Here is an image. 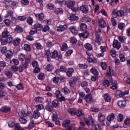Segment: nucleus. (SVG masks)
<instances>
[{
  "mask_svg": "<svg viewBox=\"0 0 130 130\" xmlns=\"http://www.w3.org/2000/svg\"><path fill=\"white\" fill-rule=\"evenodd\" d=\"M98 120L101 125H104V122H105V116L101 113H99Z\"/></svg>",
  "mask_w": 130,
  "mask_h": 130,
  "instance_id": "423d86ee",
  "label": "nucleus"
},
{
  "mask_svg": "<svg viewBox=\"0 0 130 130\" xmlns=\"http://www.w3.org/2000/svg\"><path fill=\"white\" fill-rule=\"evenodd\" d=\"M125 27V24L122 22H120L118 25V27L120 30H123V28Z\"/></svg>",
  "mask_w": 130,
  "mask_h": 130,
  "instance_id": "de8ad7c7",
  "label": "nucleus"
},
{
  "mask_svg": "<svg viewBox=\"0 0 130 130\" xmlns=\"http://www.w3.org/2000/svg\"><path fill=\"white\" fill-rule=\"evenodd\" d=\"M19 120L22 124H26V123H27V122H28V120H27V119H26L23 117H20L19 118Z\"/></svg>",
  "mask_w": 130,
  "mask_h": 130,
  "instance_id": "7c9ffc66",
  "label": "nucleus"
},
{
  "mask_svg": "<svg viewBox=\"0 0 130 130\" xmlns=\"http://www.w3.org/2000/svg\"><path fill=\"white\" fill-rule=\"evenodd\" d=\"M80 37H82V38H88L89 37V32L87 31H84L82 34H79Z\"/></svg>",
  "mask_w": 130,
  "mask_h": 130,
  "instance_id": "6ab92c4d",
  "label": "nucleus"
},
{
  "mask_svg": "<svg viewBox=\"0 0 130 130\" xmlns=\"http://www.w3.org/2000/svg\"><path fill=\"white\" fill-rule=\"evenodd\" d=\"M34 100L35 102H37V103H42V102L44 101V99L40 96H38L35 98Z\"/></svg>",
  "mask_w": 130,
  "mask_h": 130,
  "instance_id": "5701e85b",
  "label": "nucleus"
},
{
  "mask_svg": "<svg viewBox=\"0 0 130 130\" xmlns=\"http://www.w3.org/2000/svg\"><path fill=\"white\" fill-rule=\"evenodd\" d=\"M54 13L56 15H58V14H62L63 13V10L62 8H55Z\"/></svg>",
  "mask_w": 130,
  "mask_h": 130,
  "instance_id": "473e14b6",
  "label": "nucleus"
},
{
  "mask_svg": "<svg viewBox=\"0 0 130 130\" xmlns=\"http://www.w3.org/2000/svg\"><path fill=\"white\" fill-rule=\"evenodd\" d=\"M101 66L102 67L103 70H106L107 68V66H106V63L104 62H102L101 63Z\"/></svg>",
  "mask_w": 130,
  "mask_h": 130,
  "instance_id": "774afa93",
  "label": "nucleus"
},
{
  "mask_svg": "<svg viewBox=\"0 0 130 130\" xmlns=\"http://www.w3.org/2000/svg\"><path fill=\"white\" fill-rule=\"evenodd\" d=\"M14 127L15 130H25V129L21 128V125H20L19 123L14 124Z\"/></svg>",
  "mask_w": 130,
  "mask_h": 130,
  "instance_id": "a19ab883",
  "label": "nucleus"
},
{
  "mask_svg": "<svg viewBox=\"0 0 130 130\" xmlns=\"http://www.w3.org/2000/svg\"><path fill=\"white\" fill-rule=\"evenodd\" d=\"M52 107H54V108H57L59 105V102H58V100H54L52 102Z\"/></svg>",
  "mask_w": 130,
  "mask_h": 130,
  "instance_id": "a211bd4d",
  "label": "nucleus"
},
{
  "mask_svg": "<svg viewBox=\"0 0 130 130\" xmlns=\"http://www.w3.org/2000/svg\"><path fill=\"white\" fill-rule=\"evenodd\" d=\"M74 69L73 68H69L68 69L67 72V76L68 77H72V75L74 74Z\"/></svg>",
  "mask_w": 130,
  "mask_h": 130,
  "instance_id": "cd10ccee",
  "label": "nucleus"
},
{
  "mask_svg": "<svg viewBox=\"0 0 130 130\" xmlns=\"http://www.w3.org/2000/svg\"><path fill=\"white\" fill-rule=\"evenodd\" d=\"M45 54L47 58H49V57H51V53H50V50H49V49L46 50Z\"/></svg>",
  "mask_w": 130,
  "mask_h": 130,
  "instance_id": "79ce46f5",
  "label": "nucleus"
},
{
  "mask_svg": "<svg viewBox=\"0 0 130 130\" xmlns=\"http://www.w3.org/2000/svg\"><path fill=\"white\" fill-rule=\"evenodd\" d=\"M55 95H56L57 98H58V99L61 97V96H62L61 95V93H60V91H59V90H56V91Z\"/></svg>",
  "mask_w": 130,
  "mask_h": 130,
  "instance_id": "e2e57ef3",
  "label": "nucleus"
},
{
  "mask_svg": "<svg viewBox=\"0 0 130 130\" xmlns=\"http://www.w3.org/2000/svg\"><path fill=\"white\" fill-rule=\"evenodd\" d=\"M85 123L87 124V125H90V124H91V125H94V120H93V119H90L88 120L85 121Z\"/></svg>",
  "mask_w": 130,
  "mask_h": 130,
  "instance_id": "e433bc0d",
  "label": "nucleus"
},
{
  "mask_svg": "<svg viewBox=\"0 0 130 130\" xmlns=\"http://www.w3.org/2000/svg\"><path fill=\"white\" fill-rule=\"evenodd\" d=\"M107 120H110L111 121L114 120V114H111L109 116H108Z\"/></svg>",
  "mask_w": 130,
  "mask_h": 130,
  "instance_id": "c03bdc74",
  "label": "nucleus"
},
{
  "mask_svg": "<svg viewBox=\"0 0 130 130\" xmlns=\"http://www.w3.org/2000/svg\"><path fill=\"white\" fill-rule=\"evenodd\" d=\"M61 92H62V93H64L65 95H69V94L71 93V91L70 90V89H69V88L67 87H63L61 89Z\"/></svg>",
  "mask_w": 130,
  "mask_h": 130,
  "instance_id": "a878e982",
  "label": "nucleus"
},
{
  "mask_svg": "<svg viewBox=\"0 0 130 130\" xmlns=\"http://www.w3.org/2000/svg\"><path fill=\"white\" fill-rule=\"evenodd\" d=\"M118 16L119 17H123L124 16V11L123 10H119L118 11Z\"/></svg>",
  "mask_w": 130,
  "mask_h": 130,
  "instance_id": "4d7b16f0",
  "label": "nucleus"
},
{
  "mask_svg": "<svg viewBox=\"0 0 130 130\" xmlns=\"http://www.w3.org/2000/svg\"><path fill=\"white\" fill-rule=\"evenodd\" d=\"M90 72L91 74H93V75H94V76L98 77V75H99V72H98V71L95 68H92L90 69Z\"/></svg>",
  "mask_w": 130,
  "mask_h": 130,
  "instance_id": "393cba45",
  "label": "nucleus"
},
{
  "mask_svg": "<svg viewBox=\"0 0 130 130\" xmlns=\"http://www.w3.org/2000/svg\"><path fill=\"white\" fill-rule=\"evenodd\" d=\"M102 29L99 28L98 29H96L95 32V42L100 44V42L102 41V38L100 36L101 34Z\"/></svg>",
  "mask_w": 130,
  "mask_h": 130,
  "instance_id": "f03ea898",
  "label": "nucleus"
},
{
  "mask_svg": "<svg viewBox=\"0 0 130 130\" xmlns=\"http://www.w3.org/2000/svg\"><path fill=\"white\" fill-rule=\"evenodd\" d=\"M27 23L29 25H32V24H33V19H32L31 17H29L27 19Z\"/></svg>",
  "mask_w": 130,
  "mask_h": 130,
  "instance_id": "0e129e2a",
  "label": "nucleus"
},
{
  "mask_svg": "<svg viewBox=\"0 0 130 130\" xmlns=\"http://www.w3.org/2000/svg\"><path fill=\"white\" fill-rule=\"evenodd\" d=\"M117 104L121 108H124L126 106V102L125 101H120L118 102Z\"/></svg>",
  "mask_w": 130,
  "mask_h": 130,
  "instance_id": "4468645a",
  "label": "nucleus"
},
{
  "mask_svg": "<svg viewBox=\"0 0 130 130\" xmlns=\"http://www.w3.org/2000/svg\"><path fill=\"white\" fill-rule=\"evenodd\" d=\"M35 124H34V121L32 120L30 122L29 124H28V126L26 127L27 129H32Z\"/></svg>",
  "mask_w": 130,
  "mask_h": 130,
  "instance_id": "f704fd0d",
  "label": "nucleus"
},
{
  "mask_svg": "<svg viewBox=\"0 0 130 130\" xmlns=\"http://www.w3.org/2000/svg\"><path fill=\"white\" fill-rule=\"evenodd\" d=\"M37 3L39 5L40 8H43V0H36Z\"/></svg>",
  "mask_w": 130,
  "mask_h": 130,
  "instance_id": "5fc2aeb1",
  "label": "nucleus"
},
{
  "mask_svg": "<svg viewBox=\"0 0 130 130\" xmlns=\"http://www.w3.org/2000/svg\"><path fill=\"white\" fill-rule=\"evenodd\" d=\"M30 62V60L29 59H25V62L23 63L22 66L24 69H28L29 67L28 63Z\"/></svg>",
  "mask_w": 130,
  "mask_h": 130,
  "instance_id": "c85d7f7f",
  "label": "nucleus"
},
{
  "mask_svg": "<svg viewBox=\"0 0 130 130\" xmlns=\"http://www.w3.org/2000/svg\"><path fill=\"white\" fill-rule=\"evenodd\" d=\"M13 51L11 50H8L5 53V56L7 58H8L9 59H11V58L12 56H13Z\"/></svg>",
  "mask_w": 130,
  "mask_h": 130,
  "instance_id": "f8f14e48",
  "label": "nucleus"
},
{
  "mask_svg": "<svg viewBox=\"0 0 130 130\" xmlns=\"http://www.w3.org/2000/svg\"><path fill=\"white\" fill-rule=\"evenodd\" d=\"M46 110L49 111V112H52L53 111V107L49 104V103H47L45 106Z\"/></svg>",
  "mask_w": 130,
  "mask_h": 130,
  "instance_id": "ddd939ff",
  "label": "nucleus"
},
{
  "mask_svg": "<svg viewBox=\"0 0 130 130\" xmlns=\"http://www.w3.org/2000/svg\"><path fill=\"white\" fill-rule=\"evenodd\" d=\"M18 114L19 116H23V117L32 116V113H31L30 112L28 111L27 110H22L21 112H19Z\"/></svg>",
  "mask_w": 130,
  "mask_h": 130,
  "instance_id": "39448f33",
  "label": "nucleus"
},
{
  "mask_svg": "<svg viewBox=\"0 0 130 130\" xmlns=\"http://www.w3.org/2000/svg\"><path fill=\"white\" fill-rule=\"evenodd\" d=\"M7 93L3 90H0V98H4L5 96H6V94Z\"/></svg>",
  "mask_w": 130,
  "mask_h": 130,
  "instance_id": "bf43d9fd",
  "label": "nucleus"
},
{
  "mask_svg": "<svg viewBox=\"0 0 130 130\" xmlns=\"http://www.w3.org/2000/svg\"><path fill=\"white\" fill-rule=\"evenodd\" d=\"M113 46L114 48H116L118 50L121 47V44L117 40H114L113 43Z\"/></svg>",
  "mask_w": 130,
  "mask_h": 130,
  "instance_id": "0eeeda50",
  "label": "nucleus"
},
{
  "mask_svg": "<svg viewBox=\"0 0 130 130\" xmlns=\"http://www.w3.org/2000/svg\"><path fill=\"white\" fill-rule=\"evenodd\" d=\"M13 41V37L11 35L8 36L6 38V41L8 43H12Z\"/></svg>",
  "mask_w": 130,
  "mask_h": 130,
  "instance_id": "58836bf2",
  "label": "nucleus"
},
{
  "mask_svg": "<svg viewBox=\"0 0 130 130\" xmlns=\"http://www.w3.org/2000/svg\"><path fill=\"white\" fill-rule=\"evenodd\" d=\"M123 93H122V91H120V90H117L115 92V95H116V97H117V96H119V97H123Z\"/></svg>",
  "mask_w": 130,
  "mask_h": 130,
  "instance_id": "a18cd8bd",
  "label": "nucleus"
},
{
  "mask_svg": "<svg viewBox=\"0 0 130 130\" xmlns=\"http://www.w3.org/2000/svg\"><path fill=\"white\" fill-rule=\"evenodd\" d=\"M111 55L112 57H115L116 56V51H115V49H112L111 50Z\"/></svg>",
  "mask_w": 130,
  "mask_h": 130,
  "instance_id": "3c124183",
  "label": "nucleus"
},
{
  "mask_svg": "<svg viewBox=\"0 0 130 130\" xmlns=\"http://www.w3.org/2000/svg\"><path fill=\"white\" fill-rule=\"evenodd\" d=\"M46 7L49 10H53L54 9V5L51 3H49L47 5Z\"/></svg>",
  "mask_w": 130,
  "mask_h": 130,
  "instance_id": "49530a36",
  "label": "nucleus"
},
{
  "mask_svg": "<svg viewBox=\"0 0 130 130\" xmlns=\"http://www.w3.org/2000/svg\"><path fill=\"white\" fill-rule=\"evenodd\" d=\"M68 29V25H60L59 26L57 27L56 30L58 32H63Z\"/></svg>",
  "mask_w": 130,
  "mask_h": 130,
  "instance_id": "1a4fd4ad",
  "label": "nucleus"
},
{
  "mask_svg": "<svg viewBox=\"0 0 130 130\" xmlns=\"http://www.w3.org/2000/svg\"><path fill=\"white\" fill-rule=\"evenodd\" d=\"M18 20H19V21H25L26 20L27 17H26V16H18L17 18Z\"/></svg>",
  "mask_w": 130,
  "mask_h": 130,
  "instance_id": "052dcab7",
  "label": "nucleus"
},
{
  "mask_svg": "<svg viewBox=\"0 0 130 130\" xmlns=\"http://www.w3.org/2000/svg\"><path fill=\"white\" fill-rule=\"evenodd\" d=\"M85 100L87 103H91L93 101V98H92V95L88 94L85 96Z\"/></svg>",
  "mask_w": 130,
  "mask_h": 130,
  "instance_id": "412c9836",
  "label": "nucleus"
},
{
  "mask_svg": "<svg viewBox=\"0 0 130 130\" xmlns=\"http://www.w3.org/2000/svg\"><path fill=\"white\" fill-rule=\"evenodd\" d=\"M70 42L72 44H76L78 42V40L75 38H71L70 39Z\"/></svg>",
  "mask_w": 130,
  "mask_h": 130,
  "instance_id": "6e6d98bb",
  "label": "nucleus"
},
{
  "mask_svg": "<svg viewBox=\"0 0 130 130\" xmlns=\"http://www.w3.org/2000/svg\"><path fill=\"white\" fill-rule=\"evenodd\" d=\"M40 116V113L39 112V111L38 110H35L34 111V115L33 117L35 119H37Z\"/></svg>",
  "mask_w": 130,
  "mask_h": 130,
  "instance_id": "f3484780",
  "label": "nucleus"
},
{
  "mask_svg": "<svg viewBox=\"0 0 130 130\" xmlns=\"http://www.w3.org/2000/svg\"><path fill=\"white\" fill-rule=\"evenodd\" d=\"M55 4H58V5H60L62 6L63 4H66L68 8H69V9H71V10H73L74 12H76V9L74 8V6H75L76 2L75 1H64V0H56L55 1Z\"/></svg>",
  "mask_w": 130,
  "mask_h": 130,
  "instance_id": "f257e3e1",
  "label": "nucleus"
},
{
  "mask_svg": "<svg viewBox=\"0 0 130 130\" xmlns=\"http://www.w3.org/2000/svg\"><path fill=\"white\" fill-rule=\"evenodd\" d=\"M2 36L4 38H6L8 37V36H10V35H9V31H8L7 28L5 29L4 31H3V34H2Z\"/></svg>",
  "mask_w": 130,
  "mask_h": 130,
  "instance_id": "72a5a7b5",
  "label": "nucleus"
},
{
  "mask_svg": "<svg viewBox=\"0 0 130 130\" xmlns=\"http://www.w3.org/2000/svg\"><path fill=\"white\" fill-rule=\"evenodd\" d=\"M68 49V45L67 44H64L61 47V51H66Z\"/></svg>",
  "mask_w": 130,
  "mask_h": 130,
  "instance_id": "864d4df0",
  "label": "nucleus"
},
{
  "mask_svg": "<svg viewBox=\"0 0 130 130\" xmlns=\"http://www.w3.org/2000/svg\"><path fill=\"white\" fill-rule=\"evenodd\" d=\"M68 112L72 115H76V114H77V112H76V111H75V109H70L68 110Z\"/></svg>",
  "mask_w": 130,
  "mask_h": 130,
  "instance_id": "09e8293b",
  "label": "nucleus"
},
{
  "mask_svg": "<svg viewBox=\"0 0 130 130\" xmlns=\"http://www.w3.org/2000/svg\"><path fill=\"white\" fill-rule=\"evenodd\" d=\"M80 28H81V30L82 31H86V30H87V29H88V27L86 24L82 23L80 25Z\"/></svg>",
  "mask_w": 130,
  "mask_h": 130,
  "instance_id": "ea45409f",
  "label": "nucleus"
},
{
  "mask_svg": "<svg viewBox=\"0 0 130 130\" xmlns=\"http://www.w3.org/2000/svg\"><path fill=\"white\" fill-rule=\"evenodd\" d=\"M109 72H108L107 73V77H111V75H112V76H114V77H116V73H115V72H114V71H113L112 68L109 67Z\"/></svg>",
  "mask_w": 130,
  "mask_h": 130,
  "instance_id": "9b49d317",
  "label": "nucleus"
},
{
  "mask_svg": "<svg viewBox=\"0 0 130 130\" xmlns=\"http://www.w3.org/2000/svg\"><path fill=\"white\" fill-rule=\"evenodd\" d=\"M1 111L5 113H8V112H11V108L9 107H3L1 108Z\"/></svg>",
  "mask_w": 130,
  "mask_h": 130,
  "instance_id": "2eb2a0df",
  "label": "nucleus"
},
{
  "mask_svg": "<svg viewBox=\"0 0 130 130\" xmlns=\"http://www.w3.org/2000/svg\"><path fill=\"white\" fill-rule=\"evenodd\" d=\"M79 68L81 69L82 70H84L85 69H87L88 68V66L85 63L84 64H79L78 65Z\"/></svg>",
  "mask_w": 130,
  "mask_h": 130,
  "instance_id": "603ef678",
  "label": "nucleus"
},
{
  "mask_svg": "<svg viewBox=\"0 0 130 130\" xmlns=\"http://www.w3.org/2000/svg\"><path fill=\"white\" fill-rule=\"evenodd\" d=\"M23 48L25 51H31V46H30L29 44H24Z\"/></svg>",
  "mask_w": 130,
  "mask_h": 130,
  "instance_id": "c9c22d12",
  "label": "nucleus"
},
{
  "mask_svg": "<svg viewBox=\"0 0 130 130\" xmlns=\"http://www.w3.org/2000/svg\"><path fill=\"white\" fill-rule=\"evenodd\" d=\"M104 98L106 102H110V101H111V98H110V95H109L108 93L105 94Z\"/></svg>",
  "mask_w": 130,
  "mask_h": 130,
  "instance_id": "bb28decb",
  "label": "nucleus"
},
{
  "mask_svg": "<svg viewBox=\"0 0 130 130\" xmlns=\"http://www.w3.org/2000/svg\"><path fill=\"white\" fill-rule=\"evenodd\" d=\"M99 22L101 28H105L106 27V22L104 20L102 19H99Z\"/></svg>",
  "mask_w": 130,
  "mask_h": 130,
  "instance_id": "4be33fe9",
  "label": "nucleus"
},
{
  "mask_svg": "<svg viewBox=\"0 0 130 130\" xmlns=\"http://www.w3.org/2000/svg\"><path fill=\"white\" fill-rule=\"evenodd\" d=\"M51 58H55L56 60H61L62 56L60 55H58L57 51H54L51 53Z\"/></svg>",
  "mask_w": 130,
  "mask_h": 130,
  "instance_id": "20e7f679",
  "label": "nucleus"
},
{
  "mask_svg": "<svg viewBox=\"0 0 130 130\" xmlns=\"http://www.w3.org/2000/svg\"><path fill=\"white\" fill-rule=\"evenodd\" d=\"M112 17L113 18H117V16H118V11L116 12V11L115 10H114L112 13Z\"/></svg>",
  "mask_w": 130,
  "mask_h": 130,
  "instance_id": "680f3d73",
  "label": "nucleus"
},
{
  "mask_svg": "<svg viewBox=\"0 0 130 130\" xmlns=\"http://www.w3.org/2000/svg\"><path fill=\"white\" fill-rule=\"evenodd\" d=\"M19 60H21V61H23L24 59H25V54H21L18 57Z\"/></svg>",
  "mask_w": 130,
  "mask_h": 130,
  "instance_id": "69168bd1",
  "label": "nucleus"
},
{
  "mask_svg": "<svg viewBox=\"0 0 130 130\" xmlns=\"http://www.w3.org/2000/svg\"><path fill=\"white\" fill-rule=\"evenodd\" d=\"M4 74L8 78H12L13 77V73L10 71H8V70L6 69L4 71Z\"/></svg>",
  "mask_w": 130,
  "mask_h": 130,
  "instance_id": "b1692460",
  "label": "nucleus"
},
{
  "mask_svg": "<svg viewBox=\"0 0 130 130\" xmlns=\"http://www.w3.org/2000/svg\"><path fill=\"white\" fill-rule=\"evenodd\" d=\"M34 28L37 29V30H41L42 28H43V26L40 23H37L35 24Z\"/></svg>",
  "mask_w": 130,
  "mask_h": 130,
  "instance_id": "4c0bfd02",
  "label": "nucleus"
},
{
  "mask_svg": "<svg viewBox=\"0 0 130 130\" xmlns=\"http://www.w3.org/2000/svg\"><path fill=\"white\" fill-rule=\"evenodd\" d=\"M119 57L120 60V61L122 62H124V61H125V57H124V55L122 54H120L119 55Z\"/></svg>",
  "mask_w": 130,
  "mask_h": 130,
  "instance_id": "8fccbe9b",
  "label": "nucleus"
},
{
  "mask_svg": "<svg viewBox=\"0 0 130 130\" xmlns=\"http://www.w3.org/2000/svg\"><path fill=\"white\" fill-rule=\"evenodd\" d=\"M62 126L65 127L67 130H75V127L71 126V121L70 120H65L62 124Z\"/></svg>",
  "mask_w": 130,
  "mask_h": 130,
  "instance_id": "7ed1b4c3",
  "label": "nucleus"
},
{
  "mask_svg": "<svg viewBox=\"0 0 130 130\" xmlns=\"http://www.w3.org/2000/svg\"><path fill=\"white\" fill-rule=\"evenodd\" d=\"M35 16L38 18L39 21H42L44 19V14L43 13L35 14Z\"/></svg>",
  "mask_w": 130,
  "mask_h": 130,
  "instance_id": "aec40b11",
  "label": "nucleus"
},
{
  "mask_svg": "<svg viewBox=\"0 0 130 130\" xmlns=\"http://www.w3.org/2000/svg\"><path fill=\"white\" fill-rule=\"evenodd\" d=\"M69 19L70 20V21H78L79 17L76 16V15L73 14L69 17Z\"/></svg>",
  "mask_w": 130,
  "mask_h": 130,
  "instance_id": "2f4dec72",
  "label": "nucleus"
},
{
  "mask_svg": "<svg viewBox=\"0 0 130 130\" xmlns=\"http://www.w3.org/2000/svg\"><path fill=\"white\" fill-rule=\"evenodd\" d=\"M20 42H21V39L19 38H17L14 40L13 44L14 46H18V45H20Z\"/></svg>",
  "mask_w": 130,
  "mask_h": 130,
  "instance_id": "dca6fc26",
  "label": "nucleus"
},
{
  "mask_svg": "<svg viewBox=\"0 0 130 130\" xmlns=\"http://www.w3.org/2000/svg\"><path fill=\"white\" fill-rule=\"evenodd\" d=\"M117 119L118 121H119V122L122 121L123 120V115L121 114H119Z\"/></svg>",
  "mask_w": 130,
  "mask_h": 130,
  "instance_id": "13d9d810",
  "label": "nucleus"
},
{
  "mask_svg": "<svg viewBox=\"0 0 130 130\" xmlns=\"http://www.w3.org/2000/svg\"><path fill=\"white\" fill-rule=\"evenodd\" d=\"M84 47L86 48V49H87V50H92V49H93L92 45L89 43H86L84 45Z\"/></svg>",
  "mask_w": 130,
  "mask_h": 130,
  "instance_id": "37998d69",
  "label": "nucleus"
},
{
  "mask_svg": "<svg viewBox=\"0 0 130 130\" xmlns=\"http://www.w3.org/2000/svg\"><path fill=\"white\" fill-rule=\"evenodd\" d=\"M44 78H45V76H44V74L43 73H40L38 76L39 80H41L42 81V80H44Z\"/></svg>",
  "mask_w": 130,
  "mask_h": 130,
  "instance_id": "338daca9",
  "label": "nucleus"
},
{
  "mask_svg": "<svg viewBox=\"0 0 130 130\" xmlns=\"http://www.w3.org/2000/svg\"><path fill=\"white\" fill-rule=\"evenodd\" d=\"M80 11L83 14H88L89 13V8L86 5H83L80 7Z\"/></svg>",
  "mask_w": 130,
  "mask_h": 130,
  "instance_id": "6e6552de",
  "label": "nucleus"
},
{
  "mask_svg": "<svg viewBox=\"0 0 130 130\" xmlns=\"http://www.w3.org/2000/svg\"><path fill=\"white\" fill-rule=\"evenodd\" d=\"M14 31L15 33H23L24 32V28L20 26L16 25L14 28Z\"/></svg>",
  "mask_w": 130,
  "mask_h": 130,
  "instance_id": "9d476101",
  "label": "nucleus"
},
{
  "mask_svg": "<svg viewBox=\"0 0 130 130\" xmlns=\"http://www.w3.org/2000/svg\"><path fill=\"white\" fill-rule=\"evenodd\" d=\"M70 30L71 32L73 33V34H75V35H77L78 33V30L76 28V27L74 26H72L70 27Z\"/></svg>",
  "mask_w": 130,
  "mask_h": 130,
  "instance_id": "c756f323",
  "label": "nucleus"
}]
</instances>
